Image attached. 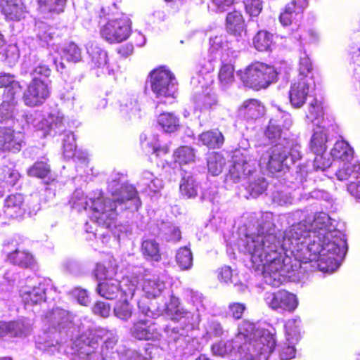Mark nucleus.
<instances>
[{
    "label": "nucleus",
    "mask_w": 360,
    "mask_h": 360,
    "mask_svg": "<svg viewBox=\"0 0 360 360\" xmlns=\"http://www.w3.org/2000/svg\"><path fill=\"white\" fill-rule=\"evenodd\" d=\"M256 158L253 155V150L250 148L249 141L247 139H241L238 147L233 151L232 158L246 159V157Z\"/></svg>",
    "instance_id": "8fccbe9b"
},
{
    "label": "nucleus",
    "mask_w": 360,
    "mask_h": 360,
    "mask_svg": "<svg viewBox=\"0 0 360 360\" xmlns=\"http://www.w3.org/2000/svg\"><path fill=\"white\" fill-rule=\"evenodd\" d=\"M219 279L224 283H228L229 281L231 283H233L234 287L239 292H243L246 289V285L242 283L234 282L236 278H233L232 271L229 266H225L220 269L218 275Z\"/></svg>",
    "instance_id": "5fc2aeb1"
},
{
    "label": "nucleus",
    "mask_w": 360,
    "mask_h": 360,
    "mask_svg": "<svg viewBox=\"0 0 360 360\" xmlns=\"http://www.w3.org/2000/svg\"><path fill=\"white\" fill-rule=\"evenodd\" d=\"M10 245L15 248L13 252L8 253V259L11 263L22 268H33L34 266L35 259L34 257L27 252L20 251L16 242L11 240V243H4V251L8 252L10 250L8 248Z\"/></svg>",
    "instance_id": "6ab92c4d"
},
{
    "label": "nucleus",
    "mask_w": 360,
    "mask_h": 360,
    "mask_svg": "<svg viewBox=\"0 0 360 360\" xmlns=\"http://www.w3.org/2000/svg\"><path fill=\"white\" fill-rule=\"evenodd\" d=\"M108 191L112 198H104L101 193L96 199L89 198L84 195L81 190H76L70 200L72 209L81 212L86 210L89 206L94 211V217L96 223L109 228L112 221L117 216V207L121 210L130 209L138 210L141 206V200L138 192L133 185L124 184L120 182V177L112 179L108 186Z\"/></svg>",
    "instance_id": "f03ea898"
},
{
    "label": "nucleus",
    "mask_w": 360,
    "mask_h": 360,
    "mask_svg": "<svg viewBox=\"0 0 360 360\" xmlns=\"http://www.w3.org/2000/svg\"><path fill=\"white\" fill-rule=\"evenodd\" d=\"M175 162L180 165L190 164L194 162L195 155L194 150L189 146H181L174 153Z\"/></svg>",
    "instance_id": "37998d69"
},
{
    "label": "nucleus",
    "mask_w": 360,
    "mask_h": 360,
    "mask_svg": "<svg viewBox=\"0 0 360 360\" xmlns=\"http://www.w3.org/2000/svg\"><path fill=\"white\" fill-rule=\"evenodd\" d=\"M66 0H39V9L41 13H57L63 11Z\"/></svg>",
    "instance_id": "49530a36"
},
{
    "label": "nucleus",
    "mask_w": 360,
    "mask_h": 360,
    "mask_svg": "<svg viewBox=\"0 0 360 360\" xmlns=\"http://www.w3.org/2000/svg\"><path fill=\"white\" fill-rule=\"evenodd\" d=\"M137 186L141 192L155 193L162 188V181L155 177L149 171H144L137 182Z\"/></svg>",
    "instance_id": "b1692460"
},
{
    "label": "nucleus",
    "mask_w": 360,
    "mask_h": 360,
    "mask_svg": "<svg viewBox=\"0 0 360 360\" xmlns=\"http://www.w3.org/2000/svg\"><path fill=\"white\" fill-rule=\"evenodd\" d=\"M131 334L139 340H156L160 337L157 324L148 320L134 323L131 328Z\"/></svg>",
    "instance_id": "a211bd4d"
},
{
    "label": "nucleus",
    "mask_w": 360,
    "mask_h": 360,
    "mask_svg": "<svg viewBox=\"0 0 360 360\" xmlns=\"http://www.w3.org/2000/svg\"><path fill=\"white\" fill-rule=\"evenodd\" d=\"M0 6L8 20H20L25 18L26 10L21 0H1Z\"/></svg>",
    "instance_id": "412c9836"
},
{
    "label": "nucleus",
    "mask_w": 360,
    "mask_h": 360,
    "mask_svg": "<svg viewBox=\"0 0 360 360\" xmlns=\"http://www.w3.org/2000/svg\"><path fill=\"white\" fill-rule=\"evenodd\" d=\"M288 150L282 143L274 145L263 152L259 159V165L271 173L290 169L289 159H287Z\"/></svg>",
    "instance_id": "0eeeda50"
},
{
    "label": "nucleus",
    "mask_w": 360,
    "mask_h": 360,
    "mask_svg": "<svg viewBox=\"0 0 360 360\" xmlns=\"http://www.w3.org/2000/svg\"><path fill=\"white\" fill-rule=\"evenodd\" d=\"M159 236L167 241L177 242L181 239V232L179 228L173 226L171 222L162 221L158 225Z\"/></svg>",
    "instance_id": "4c0bfd02"
},
{
    "label": "nucleus",
    "mask_w": 360,
    "mask_h": 360,
    "mask_svg": "<svg viewBox=\"0 0 360 360\" xmlns=\"http://www.w3.org/2000/svg\"><path fill=\"white\" fill-rule=\"evenodd\" d=\"M139 94L129 92L120 98V111L126 114L134 113L140 110Z\"/></svg>",
    "instance_id": "2f4dec72"
},
{
    "label": "nucleus",
    "mask_w": 360,
    "mask_h": 360,
    "mask_svg": "<svg viewBox=\"0 0 360 360\" xmlns=\"http://www.w3.org/2000/svg\"><path fill=\"white\" fill-rule=\"evenodd\" d=\"M0 88H4V99L8 102H13L15 94L21 90L20 83L13 79V76L6 73H0Z\"/></svg>",
    "instance_id": "bb28decb"
},
{
    "label": "nucleus",
    "mask_w": 360,
    "mask_h": 360,
    "mask_svg": "<svg viewBox=\"0 0 360 360\" xmlns=\"http://www.w3.org/2000/svg\"><path fill=\"white\" fill-rule=\"evenodd\" d=\"M158 122L163 131L167 133L174 132L179 127V118L171 112L160 114L158 118Z\"/></svg>",
    "instance_id": "58836bf2"
},
{
    "label": "nucleus",
    "mask_w": 360,
    "mask_h": 360,
    "mask_svg": "<svg viewBox=\"0 0 360 360\" xmlns=\"http://www.w3.org/2000/svg\"><path fill=\"white\" fill-rule=\"evenodd\" d=\"M113 313L117 318L127 321L132 316L133 307L127 299H124L123 301H118L116 302L113 308Z\"/></svg>",
    "instance_id": "c03bdc74"
},
{
    "label": "nucleus",
    "mask_w": 360,
    "mask_h": 360,
    "mask_svg": "<svg viewBox=\"0 0 360 360\" xmlns=\"http://www.w3.org/2000/svg\"><path fill=\"white\" fill-rule=\"evenodd\" d=\"M277 119L270 120L269 124L264 131L265 136L271 142H275L280 139L282 135L284 134L283 129L279 128L276 125Z\"/></svg>",
    "instance_id": "052dcab7"
},
{
    "label": "nucleus",
    "mask_w": 360,
    "mask_h": 360,
    "mask_svg": "<svg viewBox=\"0 0 360 360\" xmlns=\"http://www.w3.org/2000/svg\"><path fill=\"white\" fill-rule=\"evenodd\" d=\"M264 106L256 99H250L244 102L241 112L247 120H257L264 114Z\"/></svg>",
    "instance_id": "473e14b6"
},
{
    "label": "nucleus",
    "mask_w": 360,
    "mask_h": 360,
    "mask_svg": "<svg viewBox=\"0 0 360 360\" xmlns=\"http://www.w3.org/2000/svg\"><path fill=\"white\" fill-rule=\"evenodd\" d=\"M277 119V122H276V125L279 128H282L283 130H288L292 125V121L291 119V116L289 113L281 111L280 110H277L276 112L274 115V116L271 118V120Z\"/></svg>",
    "instance_id": "0e129e2a"
},
{
    "label": "nucleus",
    "mask_w": 360,
    "mask_h": 360,
    "mask_svg": "<svg viewBox=\"0 0 360 360\" xmlns=\"http://www.w3.org/2000/svg\"><path fill=\"white\" fill-rule=\"evenodd\" d=\"M191 329H188L187 325L184 328H179L178 326L168 325L164 328L165 333L170 340L176 342L181 337L188 336V332Z\"/></svg>",
    "instance_id": "bf43d9fd"
},
{
    "label": "nucleus",
    "mask_w": 360,
    "mask_h": 360,
    "mask_svg": "<svg viewBox=\"0 0 360 360\" xmlns=\"http://www.w3.org/2000/svg\"><path fill=\"white\" fill-rule=\"evenodd\" d=\"M32 125L37 130L44 131V136L51 134L53 135L64 131V117L63 115L58 111L51 112L46 117H41L35 119Z\"/></svg>",
    "instance_id": "4468645a"
},
{
    "label": "nucleus",
    "mask_w": 360,
    "mask_h": 360,
    "mask_svg": "<svg viewBox=\"0 0 360 360\" xmlns=\"http://www.w3.org/2000/svg\"><path fill=\"white\" fill-rule=\"evenodd\" d=\"M315 82L312 77L295 79L289 90L290 104L295 108H300L306 103L307 98L314 90Z\"/></svg>",
    "instance_id": "1a4fd4ad"
},
{
    "label": "nucleus",
    "mask_w": 360,
    "mask_h": 360,
    "mask_svg": "<svg viewBox=\"0 0 360 360\" xmlns=\"http://www.w3.org/2000/svg\"><path fill=\"white\" fill-rule=\"evenodd\" d=\"M226 56H228L229 53H226ZM221 63L219 72V79L223 88H226L234 82L235 68L232 60L227 61L224 53L221 58Z\"/></svg>",
    "instance_id": "7c9ffc66"
},
{
    "label": "nucleus",
    "mask_w": 360,
    "mask_h": 360,
    "mask_svg": "<svg viewBox=\"0 0 360 360\" xmlns=\"http://www.w3.org/2000/svg\"><path fill=\"white\" fill-rule=\"evenodd\" d=\"M226 164L225 158L218 153H210L207 158L209 172L213 176L219 175Z\"/></svg>",
    "instance_id": "ea45409f"
},
{
    "label": "nucleus",
    "mask_w": 360,
    "mask_h": 360,
    "mask_svg": "<svg viewBox=\"0 0 360 360\" xmlns=\"http://www.w3.org/2000/svg\"><path fill=\"white\" fill-rule=\"evenodd\" d=\"M49 85L44 82L31 81L23 93L22 99L27 106L34 107L41 105L49 96Z\"/></svg>",
    "instance_id": "ddd939ff"
},
{
    "label": "nucleus",
    "mask_w": 360,
    "mask_h": 360,
    "mask_svg": "<svg viewBox=\"0 0 360 360\" xmlns=\"http://www.w3.org/2000/svg\"><path fill=\"white\" fill-rule=\"evenodd\" d=\"M141 251L147 259L157 262L161 260L160 245L154 239L144 240L141 244Z\"/></svg>",
    "instance_id": "f704fd0d"
},
{
    "label": "nucleus",
    "mask_w": 360,
    "mask_h": 360,
    "mask_svg": "<svg viewBox=\"0 0 360 360\" xmlns=\"http://www.w3.org/2000/svg\"><path fill=\"white\" fill-rule=\"evenodd\" d=\"M273 41V34L265 30L259 31L253 38V45L259 51L269 50Z\"/></svg>",
    "instance_id": "a19ab883"
},
{
    "label": "nucleus",
    "mask_w": 360,
    "mask_h": 360,
    "mask_svg": "<svg viewBox=\"0 0 360 360\" xmlns=\"http://www.w3.org/2000/svg\"><path fill=\"white\" fill-rule=\"evenodd\" d=\"M166 310L172 320L181 321L183 323L187 325L188 329H193L198 321V317H195L193 313L181 307L179 298L172 295H170L169 302L166 304Z\"/></svg>",
    "instance_id": "dca6fc26"
},
{
    "label": "nucleus",
    "mask_w": 360,
    "mask_h": 360,
    "mask_svg": "<svg viewBox=\"0 0 360 360\" xmlns=\"http://www.w3.org/2000/svg\"><path fill=\"white\" fill-rule=\"evenodd\" d=\"M51 288V280L41 278L32 286H23L20 293L25 305H34L46 300V292Z\"/></svg>",
    "instance_id": "9d476101"
},
{
    "label": "nucleus",
    "mask_w": 360,
    "mask_h": 360,
    "mask_svg": "<svg viewBox=\"0 0 360 360\" xmlns=\"http://www.w3.org/2000/svg\"><path fill=\"white\" fill-rule=\"evenodd\" d=\"M264 300L270 308L274 310L292 311L298 304L296 296L286 290L266 292L264 293Z\"/></svg>",
    "instance_id": "9b49d317"
},
{
    "label": "nucleus",
    "mask_w": 360,
    "mask_h": 360,
    "mask_svg": "<svg viewBox=\"0 0 360 360\" xmlns=\"http://www.w3.org/2000/svg\"><path fill=\"white\" fill-rule=\"evenodd\" d=\"M29 60L32 63L29 70H22V73L29 72L33 82H44L45 84L50 85L51 80L49 79L51 75V70L48 65L44 63L43 61H39L36 59V56H30Z\"/></svg>",
    "instance_id": "aec40b11"
},
{
    "label": "nucleus",
    "mask_w": 360,
    "mask_h": 360,
    "mask_svg": "<svg viewBox=\"0 0 360 360\" xmlns=\"http://www.w3.org/2000/svg\"><path fill=\"white\" fill-rule=\"evenodd\" d=\"M77 341L79 349L74 360H116L119 356L113 351L117 342L114 331L101 328L89 329Z\"/></svg>",
    "instance_id": "20e7f679"
},
{
    "label": "nucleus",
    "mask_w": 360,
    "mask_h": 360,
    "mask_svg": "<svg viewBox=\"0 0 360 360\" xmlns=\"http://www.w3.org/2000/svg\"><path fill=\"white\" fill-rule=\"evenodd\" d=\"M301 325V319L297 317L289 319L285 324V333L288 340H297L299 334Z\"/></svg>",
    "instance_id": "13d9d810"
},
{
    "label": "nucleus",
    "mask_w": 360,
    "mask_h": 360,
    "mask_svg": "<svg viewBox=\"0 0 360 360\" xmlns=\"http://www.w3.org/2000/svg\"><path fill=\"white\" fill-rule=\"evenodd\" d=\"M63 154L67 158H79L76 155L75 137L72 132H68L64 135L63 139Z\"/></svg>",
    "instance_id": "09e8293b"
},
{
    "label": "nucleus",
    "mask_w": 360,
    "mask_h": 360,
    "mask_svg": "<svg viewBox=\"0 0 360 360\" xmlns=\"http://www.w3.org/2000/svg\"><path fill=\"white\" fill-rule=\"evenodd\" d=\"M23 196L15 194L8 196L4 202V214L8 218H16L23 214Z\"/></svg>",
    "instance_id": "393cba45"
},
{
    "label": "nucleus",
    "mask_w": 360,
    "mask_h": 360,
    "mask_svg": "<svg viewBox=\"0 0 360 360\" xmlns=\"http://www.w3.org/2000/svg\"><path fill=\"white\" fill-rule=\"evenodd\" d=\"M333 221L328 214L319 212L308 224H295L281 232L276 229L272 214L265 213L257 233L238 240V250L250 257L248 267L262 274L273 287L302 270L333 271L347 251L345 235L335 229Z\"/></svg>",
    "instance_id": "f257e3e1"
},
{
    "label": "nucleus",
    "mask_w": 360,
    "mask_h": 360,
    "mask_svg": "<svg viewBox=\"0 0 360 360\" xmlns=\"http://www.w3.org/2000/svg\"><path fill=\"white\" fill-rule=\"evenodd\" d=\"M323 115L324 111L322 102L317 98H314L309 104L307 118L312 122L317 120V124H319V120L323 117Z\"/></svg>",
    "instance_id": "3c124183"
},
{
    "label": "nucleus",
    "mask_w": 360,
    "mask_h": 360,
    "mask_svg": "<svg viewBox=\"0 0 360 360\" xmlns=\"http://www.w3.org/2000/svg\"><path fill=\"white\" fill-rule=\"evenodd\" d=\"M176 261L181 269H190L193 265V255L191 250L187 247L179 248L176 255Z\"/></svg>",
    "instance_id": "a18cd8bd"
},
{
    "label": "nucleus",
    "mask_w": 360,
    "mask_h": 360,
    "mask_svg": "<svg viewBox=\"0 0 360 360\" xmlns=\"http://www.w3.org/2000/svg\"><path fill=\"white\" fill-rule=\"evenodd\" d=\"M142 289L147 297L155 298L166 290V285L159 277L152 276L144 278Z\"/></svg>",
    "instance_id": "a878e982"
},
{
    "label": "nucleus",
    "mask_w": 360,
    "mask_h": 360,
    "mask_svg": "<svg viewBox=\"0 0 360 360\" xmlns=\"http://www.w3.org/2000/svg\"><path fill=\"white\" fill-rule=\"evenodd\" d=\"M293 200L290 191L286 189L276 190L272 193L273 202L278 205H291Z\"/></svg>",
    "instance_id": "680f3d73"
},
{
    "label": "nucleus",
    "mask_w": 360,
    "mask_h": 360,
    "mask_svg": "<svg viewBox=\"0 0 360 360\" xmlns=\"http://www.w3.org/2000/svg\"><path fill=\"white\" fill-rule=\"evenodd\" d=\"M6 334L9 337H26L32 330L31 321L26 319L6 322Z\"/></svg>",
    "instance_id": "cd10ccee"
},
{
    "label": "nucleus",
    "mask_w": 360,
    "mask_h": 360,
    "mask_svg": "<svg viewBox=\"0 0 360 360\" xmlns=\"http://www.w3.org/2000/svg\"><path fill=\"white\" fill-rule=\"evenodd\" d=\"M50 172V166L46 162L40 161L36 162L30 167L27 174L30 176L43 179L46 177Z\"/></svg>",
    "instance_id": "6e6d98bb"
},
{
    "label": "nucleus",
    "mask_w": 360,
    "mask_h": 360,
    "mask_svg": "<svg viewBox=\"0 0 360 360\" xmlns=\"http://www.w3.org/2000/svg\"><path fill=\"white\" fill-rule=\"evenodd\" d=\"M63 57L68 61L79 62L82 59L81 50L75 43H70L63 48Z\"/></svg>",
    "instance_id": "4d7b16f0"
},
{
    "label": "nucleus",
    "mask_w": 360,
    "mask_h": 360,
    "mask_svg": "<svg viewBox=\"0 0 360 360\" xmlns=\"http://www.w3.org/2000/svg\"><path fill=\"white\" fill-rule=\"evenodd\" d=\"M245 310L246 306L243 303L231 302L228 307L229 314L235 319H241Z\"/></svg>",
    "instance_id": "774afa93"
},
{
    "label": "nucleus",
    "mask_w": 360,
    "mask_h": 360,
    "mask_svg": "<svg viewBox=\"0 0 360 360\" xmlns=\"http://www.w3.org/2000/svg\"><path fill=\"white\" fill-rule=\"evenodd\" d=\"M74 314L60 307L49 311L44 316V323L54 330H60L70 326L73 322Z\"/></svg>",
    "instance_id": "f3484780"
},
{
    "label": "nucleus",
    "mask_w": 360,
    "mask_h": 360,
    "mask_svg": "<svg viewBox=\"0 0 360 360\" xmlns=\"http://www.w3.org/2000/svg\"><path fill=\"white\" fill-rule=\"evenodd\" d=\"M233 165L226 175V181L238 183L245 180L255 171L256 158L246 157V159L232 158Z\"/></svg>",
    "instance_id": "f8f14e48"
},
{
    "label": "nucleus",
    "mask_w": 360,
    "mask_h": 360,
    "mask_svg": "<svg viewBox=\"0 0 360 360\" xmlns=\"http://www.w3.org/2000/svg\"><path fill=\"white\" fill-rule=\"evenodd\" d=\"M275 346L274 336L268 330L256 328L253 323L243 321L235 338L213 345L212 352L219 356L235 352L240 360H267Z\"/></svg>",
    "instance_id": "7ed1b4c3"
},
{
    "label": "nucleus",
    "mask_w": 360,
    "mask_h": 360,
    "mask_svg": "<svg viewBox=\"0 0 360 360\" xmlns=\"http://www.w3.org/2000/svg\"><path fill=\"white\" fill-rule=\"evenodd\" d=\"M330 155L333 158L341 160L343 162L340 169L346 167L347 165H349L350 167L354 166V165H352L349 162L353 159L354 150L348 143L343 140L336 141L330 151ZM356 165L355 164V165Z\"/></svg>",
    "instance_id": "5701e85b"
},
{
    "label": "nucleus",
    "mask_w": 360,
    "mask_h": 360,
    "mask_svg": "<svg viewBox=\"0 0 360 360\" xmlns=\"http://www.w3.org/2000/svg\"><path fill=\"white\" fill-rule=\"evenodd\" d=\"M120 292L125 297L124 299L132 297L137 287L136 279H129V278H123L120 281Z\"/></svg>",
    "instance_id": "e2e57ef3"
},
{
    "label": "nucleus",
    "mask_w": 360,
    "mask_h": 360,
    "mask_svg": "<svg viewBox=\"0 0 360 360\" xmlns=\"http://www.w3.org/2000/svg\"><path fill=\"white\" fill-rule=\"evenodd\" d=\"M87 51L91 57V60L97 68H101L107 64V53L93 43L87 46Z\"/></svg>",
    "instance_id": "79ce46f5"
},
{
    "label": "nucleus",
    "mask_w": 360,
    "mask_h": 360,
    "mask_svg": "<svg viewBox=\"0 0 360 360\" xmlns=\"http://www.w3.org/2000/svg\"><path fill=\"white\" fill-rule=\"evenodd\" d=\"M36 37L41 46L49 45L54 36V29L42 21L36 22L34 26Z\"/></svg>",
    "instance_id": "c9c22d12"
},
{
    "label": "nucleus",
    "mask_w": 360,
    "mask_h": 360,
    "mask_svg": "<svg viewBox=\"0 0 360 360\" xmlns=\"http://www.w3.org/2000/svg\"><path fill=\"white\" fill-rule=\"evenodd\" d=\"M194 102L195 103V106L198 108L200 110H203L209 109L212 105H215L217 100L214 94L203 93L197 94L195 96Z\"/></svg>",
    "instance_id": "603ef678"
},
{
    "label": "nucleus",
    "mask_w": 360,
    "mask_h": 360,
    "mask_svg": "<svg viewBox=\"0 0 360 360\" xmlns=\"http://www.w3.org/2000/svg\"><path fill=\"white\" fill-rule=\"evenodd\" d=\"M131 33L129 20L120 18L109 20L101 29V37L109 43H119L126 40Z\"/></svg>",
    "instance_id": "6e6552de"
},
{
    "label": "nucleus",
    "mask_w": 360,
    "mask_h": 360,
    "mask_svg": "<svg viewBox=\"0 0 360 360\" xmlns=\"http://www.w3.org/2000/svg\"><path fill=\"white\" fill-rule=\"evenodd\" d=\"M181 194L186 198H195L198 194V184L190 174L186 173L179 186Z\"/></svg>",
    "instance_id": "72a5a7b5"
},
{
    "label": "nucleus",
    "mask_w": 360,
    "mask_h": 360,
    "mask_svg": "<svg viewBox=\"0 0 360 360\" xmlns=\"http://www.w3.org/2000/svg\"><path fill=\"white\" fill-rule=\"evenodd\" d=\"M312 63L311 60L305 53L303 56L300 57V64H299V75L297 79H301L302 77H312Z\"/></svg>",
    "instance_id": "69168bd1"
},
{
    "label": "nucleus",
    "mask_w": 360,
    "mask_h": 360,
    "mask_svg": "<svg viewBox=\"0 0 360 360\" xmlns=\"http://www.w3.org/2000/svg\"><path fill=\"white\" fill-rule=\"evenodd\" d=\"M288 150L287 159H289V167L295 164L297 161L302 158L301 146L298 143L292 144L289 147H286Z\"/></svg>",
    "instance_id": "338daca9"
},
{
    "label": "nucleus",
    "mask_w": 360,
    "mask_h": 360,
    "mask_svg": "<svg viewBox=\"0 0 360 360\" xmlns=\"http://www.w3.org/2000/svg\"><path fill=\"white\" fill-rule=\"evenodd\" d=\"M238 74L244 85L256 90L266 88L275 82L278 75L273 66L259 62L251 64L244 72Z\"/></svg>",
    "instance_id": "39448f33"
},
{
    "label": "nucleus",
    "mask_w": 360,
    "mask_h": 360,
    "mask_svg": "<svg viewBox=\"0 0 360 360\" xmlns=\"http://www.w3.org/2000/svg\"><path fill=\"white\" fill-rule=\"evenodd\" d=\"M96 291L105 299H115L120 293V281L112 278L100 282L96 288Z\"/></svg>",
    "instance_id": "c85d7f7f"
},
{
    "label": "nucleus",
    "mask_w": 360,
    "mask_h": 360,
    "mask_svg": "<svg viewBox=\"0 0 360 360\" xmlns=\"http://www.w3.org/2000/svg\"><path fill=\"white\" fill-rule=\"evenodd\" d=\"M226 21L227 31L234 35L238 41L246 35L244 20L239 11L229 13Z\"/></svg>",
    "instance_id": "4be33fe9"
},
{
    "label": "nucleus",
    "mask_w": 360,
    "mask_h": 360,
    "mask_svg": "<svg viewBox=\"0 0 360 360\" xmlns=\"http://www.w3.org/2000/svg\"><path fill=\"white\" fill-rule=\"evenodd\" d=\"M267 187V183L262 176L254 177L248 182V185L245 187L248 193L254 198L263 193Z\"/></svg>",
    "instance_id": "de8ad7c7"
},
{
    "label": "nucleus",
    "mask_w": 360,
    "mask_h": 360,
    "mask_svg": "<svg viewBox=\"0 0 360 360\" xmlns=\"http://www.w3.org/2000/svg\"><path fill=\"white\" fill-rule=\"evenodd\" d=\"M25 143L24 133L11 127H0V150L18 152Z\"/></svg>",
    "instance_id": "2eb2a0df"
},
{
    "label": "nucleus",
    "mask_w": 360,
    "mask_h": 360,
    "mask_svg": "<svg viewBox=\"0 0 360 360\" xmlns=\"http://www.w3.org/2000/svg\"><path fill=\"white\" fill-rule=\"evenodd\" d=\"M328 133L324 127H318L310 141V149L314 154H323L327 148Z\"/></svg>",
    "instance_id": "c756f323"
},
{
    "label": "nucleus",
    "mask_w": 360,
    "mask_h": 360,
    "mask_svg": "<svg viewBox=\"0 0 360 360\" xmlns=\"http://www.w3.org/2000/svg\"><path fill=\"white\" fill-rule=\"evenodd\" d=\"M20 176L19 172L13 167L4 166L0 168V181L5 182L9 186H14Z\"/></svg>",
    "instance_id": "864d4df0"
},
{
    "label": "nucleus",
    "mask_w": 360,
    "mask_h": 360,
    "mask_svg": "<svg viewBox=\"0 0 360 360\" xmlns=\"http://www.w3.org/2000/svg\"><path fill=\"white\" fill-rule=\"evenodd\" d=\"M200 141L210 148H220L224 141L223 134L219 130L207 131L200 135Z\"/></svg>",
    "instance_id": "e433bc0d"
},
{
    "label": "nucleus",
    "mask_w": 360,
    "mask_h": 360,
    "mask_svg": "<svg viewBox=\"0 0 360 360\" xmlns=\"http://www.w3.org/2000/svg\"><path fill=\"white\" fill-rule=\"evenodd\" d=\"M150 76L151 90L156 98L160 99V102H163V98H174L178 84L169 70L161 66L153 70Z\"/></svg>",
    "instance_id": "423d86ee"
}]
</instances>
